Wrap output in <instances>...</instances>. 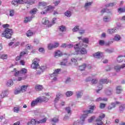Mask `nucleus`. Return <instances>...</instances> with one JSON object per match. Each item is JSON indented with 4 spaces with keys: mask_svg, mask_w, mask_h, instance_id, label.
<instances>
[{
    "mask_svg": "<svg viewBox=\"0 0 125 125\" xmlns=\"http://www.w3.org/2000/svg\"><path fill=\"white\" fill-rule=\"evenodd\" d=\"M87 45L86 44L83 45V43L79 42L78 44H76L74 45V48L75 50V53L74 54L78 55L80 53V52L81 53V54H86L87 53V51H86V49L84 47H86Z\"/></svg>",
    "mask_w": 125,
    "mask_h": 125,
    "instance_id": "1",
    "label": "nucleus"
},
{
    "mask_svg": "<svg viewBox=\"0 0 125 125\" xmlns=\"http://www.w3.org/2000/svg\"><path fill=\"white\" fill-rule=\"evenodd\" d=\"M13 35V31L10 28H6L3 33L1 34L2 38H6V39H11Z\"/></svg>",
    "mask_w": 125,
    "mask_h": 125,
    "instance_id": "2",
    "label": "nucleus"
},
{
    "mask_svg": "<svg viewBox=\"0 0 125 125\" xmlns=\"http://www.w3.org/2000/svg\"><path fill=\"white\" fill-rule=\"evenodd\" d=\"M13 72H14L15 76L16 77L17 76H21L23 74L25 75V74H26L27 71L26 68H22L21 71H17L16 69L14 68Z\"/></svg>",
    "mask_w": 125,
    "mask_h": 125,
    "instance_id": "3",
    "label": "nucleus"
},
{
    "mask_svg": "<svg viewBox=\"0 0 125 125\" xmlns=\"http://www.w3.org/2000/svg\"><path fill=\"white\" fill-rule=\"evenodd\" d=\"M40 61V59L35 58L33 60V62L31 64V68L32 69H34L35 70H37L40 67V65L39 64V62Z\"/></svg>",
    "mask_w": 125,
    "mask_h": 125,
    "instance_id": "4",
    "label": "nucleus"
},
{
    "mask_svg": "<svg viewBox=\"0 0 125 125\" xmlns=\"http://www.w3.org/2000/svg\"><path fill=\"white\" fill-rule=\"evenodd\" d=\"M54 8V7L51 6V5H49L48 6L44 7L43 8L44 11L41 12V14H46L47 13L48 11H49L50 10H51V9H53Z\"/></svg>",
    "mask_w": 125,
    "mask_h": 125,
    "instance_id": "5",
    "label": "nucleus"
},
{
    "mask_svg": "<svg viewBox=\"0 0 125 125\" xmlns=\"http://www.w3.org/2000/svg\"><path fill=\"white\" fill-rule=\"evenodd\" d=\"M96 107L95 105H90L88 106V109H89L88 110H86L85 111V114H92L93 113V111L94 110V109H95Z\"/></svg>",
    "mask_w": 125,
    "mask_h": 125,
    "instance_id": "6",
    "label": "nucleus"
},
{
    "mask_svg": "<svg viewBox=\"0 0 125 125\" xmlns=\"http://www.w3.org/2000/svg\"><path fill=\"white\" fill-rule=\"evenodd\" d=\"M105 118V114H103L99 117L98 119L96 120V122H97L98 125H103V122H102V120Z\"/></svg>",
    "mask_w": 125,
    "mask_h": 125,
    "instance_id": "7",
    "label": "nucleus"
},
{
    "mask_svg": "<svg viewBox=\"0 0 125 125\" xmlns=\"http://www.w3.org/2000/svg\"><path fill=\"white\" fill-rule=\"evenodd\" d=\"M37 75H41L42 73H43V71L46 69V66H41V67H39L38 68H37Z\"/></svg>",
    "mask_w": 125,
    "mask_h": 125,
    "instance_id": "8",
    "label": "nucleus"
},
{
    "mask_svg": "<svg viewBox=\"0 0 125 125\" xmlns=\"http://www.w3.org/2000/svg\"><path fill=\"white\" fill-rule=\"evenodd\" d=\"M39 103H40V100H39V98H37L36 99L31 102L30 106L31 107H35V106H37Z\"/></svg>",
    "mask_w": 125,
    "mask_h": 125,
    "instance_id": "9",
    "label": "nucleus"
},
{
    "mask_svg": "<svg viewBox=\"0 0 125 125\" xmlns=\"http://www.w3.org/2000/svg\"><path fill=\"white\" fill-rule=\"evenodd\" d=\"M59 46V43H55V44L50 43L48 44V49L51 50L52 48H56Z\"/></svg>",
    "mask_w": 125,
    "mask_h": 125,
    "instance_id": "10",
    "label": "nucleus"
},
{
    "mask_svg": "<svg viewBox=\"0 0 125 125\" xmlns=\"http://www.w3.org/2000/svg\"><path fill=\"white\" fill-rule=\"evenodd\" d=\"M94 58H97L98 59H100V58H103L104 56L100 52H98L94 54Z\"/></svg>",
    "mask_w": 125,
    "mask_h": 125,
    "instance_id": "11",
    "label": "nucleus"
},
{
    "mask_svg": "<svg viewBox=\"0 0 125 125\" xmlns=\"http://www.w3.org/2000/svg\"><path fill=\"white\" fill-rule=\"evenodd\" d=\"M49 23V21L46 19V18H44L42 20V23L43 25H48V27H51L52 25H49L48 23Z\"/></svg>",
    "mask_w": 125,
    "mask_h": 125,
    "instance_id": "12",
    "label": "nucleus"
},
{
    "mask_svg": "<svg viewBox=\"0 0 125 125\" xmlns=\"http://www.w3.org/2000/svg\"><path fill=\"white\" fill-rule=\"evenodd\" d=\"M59 72H61V69H56L54 72L51 74V78H53L54 76H58V74H59Z\"/></svg>",
    "mask_w": 125,
    "mask_h": 125,
    "instance_id": "13",
    "label": "nucleus"
},
{
    "mask_svg": "<svg viewBox=\"0 0 125 125\" xmlns=\"http://www.w3.org/2000/svg\"><path fill=\"white\" fill-rule=\"evenodd\" d=\"M112 83V81H111V80H108L107 79H101V80H100L99 84L102 85V84L104 83Z\"/></svg>",
    "mask_w": 125,
    "mask_h": 125,
    "instance_id": "14",
    "label": "nucleus"
},
{
    "mask_svg": "<svg viewBox=\"0 0 125 125\" xmlns=\"http://www.w3.org/2000/svg\"><path fill=\"white\" fill-rule=\"evenodd\" d=\"M38 121L36 119H32L27 123V125H36Z\"/></svg>",
    "mask_w": 125,
    "mask_h": 125,
    "instance_id": "15",
    "label": "nucleus"
},
{
    "mask_svg": "<svg viewBox=\"0 0 125 125\" xmlns=\"http://www.w3.org/2000/svg\"><path fill=\"white\" fill-rule=\"evenodd\" d=\"M68 58H65L62 60V61L60 62V65L62 66H68Z\"/></svg>",
    "mask_w": 125,
    "mask_h": 125,
    "instance_id": "16",
    "label": "nucleus"
},
{
    "mask_svg": "<svg viewBox=\"0 0 125 125\" xmlns=\"http://www.w3.org/2000/svg\"><path fill=\"white\" fill-rule=\"evenodd\" d=\"M38 99L40 103H42V102H47L48 101V99L44 97H38Z\"/></svg>",
    "mask_w": 125,
    "mask_h": 125,
    "instance_id": "17",
    "label": "nucleus"
},
{
    "mask_svg": "<svg viewBox=\"0 0 125 125\" xmlns=\"http://www.w3.org/2000/svg\"><path fill=\"white\" fill-rule=\"evenodd\" d=\"M77 98H82V96L83 95V91H78L76 92Z\"/></svg>",
    "mask_w": 125,
    "mask_h": 125,
    "instance_id": "18",
    "label": "nucleus"
},
{
    "mask_svg": "<svg viewBox=\"0 0 125 125\" xmlns=\"http://www.w3.org/2000/svg\"><path fill=\"white\" fill-rule=\"evenodd\" d=\"M116 104H119V102H116V103H112L111 105L108 106V110H112L113 108H115V107H116Z\"/></svg>",
    "mask_w": 125,
    "mask_h": 125,
    "instance_id": "19",
    "label": "nucleus"
},
{
    "mask_svg": "<svg viewBox=\"0 0 125 125\" xmlns=\"http://www.w3.org/2000/svg\"><path fill=\"white\" fill-rule=\"evenodd\" d=\"M116 32H117V29L116 28L107 30L108 34H110V35H112V34H114V33H116Z\"/></svg>",
    "mask_w": 125,
    "mask_h": 125,
    "instance_id": "20",
    "label": "nucleus"
},
{
    "mask_svg": "<svg viewBox=\"0 0 125 125\" xmlns=\"http://www.w3.org/2000/svg\"><path fill=\"white\" fill-rule=\"evenodd\" d=\"M123 91V88L122 86L119 85L116 87V93L120 94Z\"/></svg>",
    "mask_w": 125,
    "mask_h": 125,
    "instance_id": "21",
    "label": "nucleus"
},
{
    "mask_svg": "<svg viewBox=\"0 0 125 125\" xmlns=\"http://www.w3.org/2000/svg\"><path fill=\"white\" fill-rule=\"evenodd\" d=\"M85 68H86V64L85 63H83L79 67L80 71H84L85 70Z\"/></svg>",
    "mask_w": 125,
    "mask_h": 125,
    "instance_id": "22",
    "label": "nucleus"
},
{
    "mask_svg": "<svg viewBox=\"0 0 125 125\" xmlns=\"http://www.w3.org/2000/svg\"><path fill=\"white\" fill-rule=\"evenodd\" d=\"M92 2H88V1H87V2H86L84 4V7L86 9H87V8H88V7H89V6H91V5H92Z\"/></svg>",
    "mask_w": 125,
    "mask_h": 125,
    "instance_id": "23",
    "label": "nucleus"
},
{
    "mask_svg": "<svg viewBox=\"0 0 125 125\" xmlns=\"http://www.w3.org/2000/svg\"><path fill=\"white\" fill-rule=\"evenodd\" d=\"M123 57H124V56H118L116 59L117 62L118 63H122V62H123L124 61Z\"/></svg>",
    "mask_w": 125,
    "mask_h": 125,
    "instance_id": "24",
    "label": "nucleus"
},
{
    "mask_svg": "<svg viewBox=\"0 0 125 125\" xmlns=\"http://www.w3.org/2000/svg\"><path fill=\"white\" fill-rule=\"evenodd\" d=\"M62 55H63L62 52H61L59 50L56 51L55 54V57H57V56L58 57H61V56H62Z\"/></svg>",
    "mask_w": 125,
    "mask_h": 125,
    "instance_id": "25",
    "label": "nucleus"
},
{
    "mask_svg": "<svg viewBox=\"0 0 125 125\" xmlns=\"http://www.w3.org/2000/svg\"><path fill=\"white\" fill-rule=\"evenodd\" d=\"M43 88L42 87V85L36 84L35 85V90L37 91H40L42 90Z\"/></svg>",
    "mask_w": 125,
    "mask_h": 125,
    "instance_id": "26",
    "label": "nucleus"
},
{
    "mask_svg": "<svg viewBox=\"0 0 125 125\" xmlns=\"http://www.w3.org/2000/svg\"><path fill=\"white\" fill-rule=\"evenodd\" d=\"M59 30L60 32L63 33V32H66V27L64 25H61L59 27Z\"/></svg>",
    "mask_w": 125,
    "mask_h": 125,
    "instance_id": "27",
    "label": "nucleus"
},
{
    "mask_svg": "<svg viewBox=\"0 0 125 125\" xmlns=\"http://www.w3.org/2000/svg\"><path fill=\"white\" fill-rule=\"evenodd\" d=\"M122 40V38L121 37V36L119 35H116L114 36V40L115 41V42H120Z\"/></svg>",
    "mask_w": 125,
    "mask_h": 125,
    "instance_id": "28",
    "label": "nucleus"
},
{
    "mask_svg": "<svg viewBox=\"0 0 125 125\" xmlns=\"http://www.w3.org/2000/svg\"><path fill=\"white\" fill-rule=\"evenodd\" d=\"M116 2H111L105 5V7H113V6H115L116 5Z\"/></svg>",
    "mask_w": 125,
    "mask_h": 125,
    "instance_id": "29",
    "label": "nucleus"
},
{
    "mask_svg": "<svg viewBox=\"0 0 125 125\" xmlns=\"http://www.w3.org/2000/svg\"><path fill=\"white\" fill-rule=\"evenodd\" d=\"M46 123V118H44L39 121H37V125H40V124H45Z\"/></svg>",
    "mask_w": 125,
    "mask_h": 125,
    "instance_id": "30",
    "label": "nucleus"
},
{
    "mask_svg": "<svg viewBox=\"0 0 125 125\" xmlns=\"http://www.w3.org/2000/svg\"><path fill=\"white\" fill-rule=\"evenodd\" d=\"M65 112L68 114L69 116H71L72 114V111L71 110V107H67L65 108Z\"/></svg>",
    "mask_w": 125,
    "mask_h": 125,
    "instance_id": "31",
    "label": "nucleus"
},
{
    "mask_svg": "<svg viewBox=\"0 0 125 125\" xmlns=\"http://www.w3.org/2000/svg\"><path fill=\"white\" fill-rule=\"evenodd\" d=\"M7 95V91H3L2 93L0 94V98H4Z\"/></svg>",
    "mask_w": 125,
    "mask_h": 125,
    "instance_id": "32",
    "label": "nucleus"
},
{
    "mask_svg": "<svg viewBox=\"0 0 125 125\" xmlns=\"http://www.w3.org/2000/svg\"><path fill=\"white\" fill-rule=\"evenodd\" d=\"M113 93V89H108L105 92L106 95H112Z\"/></svg>",
    "mask_w": 125,
    "mask_h": 125,
    "instance_id": "33",
    "label": "nucleus"
},
{
    "mask_svg": "<svg viewBox=\"0 0 125 125\" xmlns=\"http://www.w3.org/2000/svg\"><path fill=\"white\" fill-rule=\"evenodd\" d=\"M33 35H34V32L31 30H28L26 33V36L28 37H31Z\"/></svg>",
    "mask_w": 125,
    "mask_h": 125,
    "instance_id": "34",
    "label": "nucleus"
},
{
    "mask_svg": "<svg viewBox=\"0 0 125 125\" xmlns=\"http://www.w3.org/2000/svg\"><path fill=\"white\" fill-rule=\"evenodd\" d=\"M121 65H116L114 66V69L117 72H119L121 71Z\"/></svg>",
    "mask_w": 125,
    "mask_h": 125,
    "instance_id": "35",
    "label": "nucleus"
},
{
    "mask_svg": "<svg viewBox=\"0 0 125 125\" xmlns=\"http://www.w3.org/2000/svg\"><path fill=\"white\" fill-rule=\"evenodd\" d=\"M6 84L7 86L10 87V86H12V85H13V81L12 80H10L8 81Z\"/></svg>",
    "mask_w": 125,
    "mask_h": 125,
    "instance_id": "36",
    "label": "nucleus"
},
{
    "mask_svg": "<svg viewBox=\"0 0 125 125\" xmlns=\"http://www.w3.org/2000/svg\"><path fill=\"white\" fill-rule=\"evenodd\" d=\"M118 12L119 13H124L125 12V6L123 8H119L118 9Z\"/></svg>",
    "mask_w": 125,
    "mask_h": 125,
    "instance_id": "37",
    "label": "nucleus"
},
{
    "mask_svg": "<svg viewBox=\"0 0 125 125\" xmlns=\"http://www.w3.org/2000/svg\"><path fill=\"white\" fill-rule=\"evenodd\" d=\"M59 121V119H58V117H54L53 118H52L51 119V122H52V123H58V122Z\"/></svg>",
    "mask_w": 125,
    "mask_h": 125,
    "instance_id": "38",
    "label": "nucleus"
},
{
    "mask_svg": "<svg viewBox=\"0 0 125 125\" xmlns=\"http://www.w3.org/2000/svg\"><path fill=\"white\" fill-rule=\"evenodd\" d=\"M64 15L67 17H71V16L72 15V13L71 12V11L67 10L64 13Z\"/></svg>",
    "mask_w": 125,
    "mask_h": 125,
    "instance_id": "39",
    "label": "nucleus"
},
{
    "mask_svg": "<svg viewBox=\"0 0 125 125\" xmlns=\"http://www.w3.org/2000/svg\"><path fill=\"white\" fill-rule=\"evenodd\" d=\"M37 11H38V9L37 8H34L30 11V13L32 15H34L36 14V13H37Z\"/></svg>",
    "mask_w": 125,
    "mask_h": 125,
    "instance_id": "40",
    "label": "nucleus"
},
{
    "mask_svg": "<svg viewBox=\"0 0 125 125\" xmlns=\"http://www.w3.org/2000/svg\"><path fill=\"white\" fill-rule=\"evenodd\" d=\"M32 18H33V17H26L24 21V23H28V22H30V21H32Z\"/></svg>",
    "mask_w": 125,
    "mask_h": 125,
    "instance_id": "41",
    "label": "nucleus"
},
{
    "mask_svg": "<svg viewBox=\"0 0 125 125\" xmlns=\"http://www.w3.org/2000/svg\"><path fill=\"white\" fill-rule=\"evenodd\" d=\"M27 85H22L21 86V90H22V92H25V91L27 90Z\"/></svg>",
    "mask_w": 125,
    "mask_h": 125,
    "instance_id": "42",
    "label": "nucleus"
},
{
    "mask_svg": "<svg viewBox=\"0 0 125 125\" xmlns=\"http://www.w3.org/2000/svg\"><path fill=\"white\" fill-rule=\"evenodd\" d=\"M103 20L105 22H110V18L107 16L104 17Z\"/></svg>",
    "mask_w": 125,
    "mask_h": 125,
    "instance_id": "43",
    "label": "nucleus"
},
{
    "mask_svg": "<svg viewBox=\"0 0 125 125\" xmlns=\"http://www.w3.org/2000/svg\"><path fill=\"white\" fill-rule=\"evenodd\" d=\"M88 38H83V39H82V42H82V44L83 45V42H84L85 43H88Z\"/></svg>",
    "mask_w": 125,
    "mask_h": 125,
    "instance_id": "44",
    "label": "nucleus"
},
{
    "mask_svg": "<svg viewBox=\"0 0 125 125\" xmlns=\"http://www.w3.org/2000/svg\"><path fill=\"white\" fill-rule=\"evenodd\" d=\"M125 109V105L121 104L119 107V110L120 112H123Z\"/></svg>",
    "mask_w": 125,
    "mask_h": 125,
    "instance_id": "45",
    "label": "nucleus"
},
{
    "mask_svg": "<svg viewBox=\"0 0 125 125\" xmlns=\"http://www.w3.org/2000/svg\"><path fill=\"white\" fill-rule=\"evenodd\" d=\"M65 94H66V96H67V97H69L72 96V95H73V92L70 91H68L66 92Z\"/></svg>",
    "mask_w": 125,
    "mask_h": 125,
    "instance_id": "46",
    "label": "nucleus"
},
{
    "mask_svg": "<svg viewBox=\"0 0 125 125\" xmlns=\"http://www.w3.org/2000/svg\"><path fill=\"white\" fill-rule=\"evenodd\" d=\"M80 29V26H76L74 27V28L72 29V32H78L79 30Z\"/></svg>",
    "mask_w": 125,
    "mask_h": 125,
    "instance_id": "47",
    "label": "nucleus"
},
{
    "mask_svg": "<svg viewBox=\"0 0 125 125\" xmlns=\"http://www.w3.org/2000/svg\"><path fill=\"white\" fill-rule=\"evenodd\" d=\"M86 117H87V114L83 115L80 117V120H81V121H83L84 122V120L85 119V118H86Z\"/></svg>",
    "mask_w": 125,
    "mask_h": 125,
    "instance_id": "48",
    "label": "nucleus"
},
{
    "mask_svg": "<svg viewBox=\"0 0 125 125\" xmlns=\"http://www.w3.org/2000/svg\"><path fill=\"white\" fill-rule=\"evenodd\" d=\"M105 51L107 53H113V52H114V49H106L105 50Z\"/></svg>",
    "mask_w": 125,
    "mask_h": 125,
    "instance_id": "49",
    "label": "nucleus"
},
{
    "mask_svg": "<svg viewBox=\"0 0 125 125\" xmlns=\"http://www.w3.org/2000/svg\"><path fill=\"white\" fill-rule=\"evenodd\" d=\"M47 5L46 2H40L39 5L40 6H46Z\"/></svg>",
    "mask_w": 125,
    "mask_h": 125,
    "instance_id": "50",
    "label": "nucleus"
},
{
    "mask_svg": "<svg viewBox=\"0 0 125 125\" xmlns=\"http://www.w3.org/2000/svg\"><path fill=\"white\" fill-rule=\"evenodd\" d=\"M23 92H22V90H21V89H20V90H16L15 91V94H19V93H22Z\"/></svg>",
    "mask_w": 125,
    "mask_h": 125,
    "instance_id": "51",
    "label": "nucleus"
},
{
    "mask_svg": "<svg viewBox=\"0 0 125 125\" xmlns=\"http://www.w3.org/2000/svg\"><path fill=\"white\" fill-rule=\"evenodd\" d=\"M95 119V117L92 116L90 117L89 119H88V123H92V121Z\"/></svg>",
    "mask_w": 125,
    "mask_h": 125,
    "instance_id": "52",
    "label": "nucleus"
},
{
    "mask_svg": "<svg viewBox=\"0 0 125 125\" xmlns=\"http://www.w3.org/2000/svg\"><path fill=\"white\" fill-rule=\"evenodd\" d=\"M98 87H99V89L96 90L97 93H99V91H100V90H101V89H102L103 88V86L102 85L100 84V85L98 86Z\"/></svg>",
    "mask_w": 125,
    "mask_h": 125,
    "instance_id": "53",
    "label": "nucleus"
},
{
    "mask_svg": "<svg viewBox=\"0 0 125 125\" xmlns=\"http://www.w3.org/2000/svg\"><path fill=\"white\" fill-rule=\"evenodd\" d=\"M91 83L93 84H96V83H98V81H97V79H94L91 81Z\"/></svg>",
    "mask_w": 125,
    "mask_h": 125,
    "instance_id": "54",
    "label": "nucleus"
},
{
    "mask_svg": "<svg viewBox=\"0 0 125 125\" xmlns=\"http://www.w3.org/2000/svg\"><path fill=\"white\" fill-rule=\"evenodd\" d=\"M104 107H106V104L101 103L100 104V108L101 109H104Z\"/></svg>",
    "mask_w": 125,
    "mask_h": 125,
    "instance_id": "55",
    "label": "nucleus"
},
{
    "mask_svg": "<svg viewBox=\"0 0 125 125\" xmlns=\"http://www.w3.org/2000/svg\"><path fill=\"white\" fill-rule=\"evenodd\" d=\"M1 59H7V55L5 54L2 55L0 57Z\"/></svg>",
    "mask_w": 125,
    "mask_h": 125,
    "instance_id": "56",
    "label": "nucleus"
},
{
    "mask_svg": "<svg viewBox=\"0 0 125 125\" xmlns=\"http://www.w3.org/2000/svg\"><path fill=\"white\" fill-rule=\"evenodd\" d=\"M33 48V47L32 45L28 44L27 45H26V49H32Z\"/></svg>",
    "mask_w": 125,
    "mask_h": 125,
    "instance_id": "57",
    "label": "nucleus"
},
{
    "mask_svg": "<svg viewBox=\"0 0 125 125\" xmlns=\"http://www.w3.org/2000/svg\"><path fill=\"white\" fill-rule=\"evenodd\" d=\"M104 43H105V42L104 40H100L99 41V44L100 45H104Z\"/></svg>",
    "mask_w": 125,
    "mask_h": 125,
    "instance_id": "58",
    "label": "nucleus"
},
{
    "mask_svg": "<svg viewBox=\"0 0 125 125\" xmlns=\"http://www.w3.org/2000/svg\"><path fill=\"white\" fill-rule=\"evenodd\" d=\"M71 82V78H67L66 80L65 83H70Z\"/></svg>",
    "mask_w": 125,
    "mask_h": 125,
    "instance_id": "59",
    "label": "nucleus"
},
{
    "mask_svg": "<svg viewBox=\"0 0 125 125\" xmlns=\"http://www.w3.org/2000/svg\"><path fill=\"white\" fill-rule=\"evenodd\" d=\"M63 96V94L61 93H58L56 97H57L58 98H59L60 99H61V97Z\"/></svg>",
    "mask_w": 125,
    "mask_h": 125,
    "instance_id": "60",
    "label": "nucleus"
},
{
    "mask_svg": "<svg viewBox=\"0 0 125 125\" xmlns=\"http://www.w3.org/2000/svg\"><path fill=\"white\" fill-rule=\"evenodd\" d=\"M79 125H84V121H83V120H79Z\"/></svg>",
    "mask_w": 125,
    "mask_h": 125,
    "instance_id": "61",
    "label": "nucleus"
},
{
    "mask_svg": "<svg viewBox=\"0 0 125 125\" xmlns=\"http://www.w3.org/2000/svg\"><path fill=\"white\" fill-rule=\"evenodd\" d=\"M85 32V30H84V29H80L79 30V34H84Z\"/></svg>",
    "mask_w": 125,
    "mask_h": 125,
    "instance_id": "62",
    "label": "nucleus"
},
{
    "mask_svg": "<svg viewBox=\"0 0 125 125\" xmlns=\"http://www.w3.org/2000/svg\"><path fill=\"white\" fill-rule=\"evenodd\" d=\"M14 111L16 113H18V111H19V107H14Z\"/></svg>",
    "mask_w": 125,
    "mask_h": 125,
    "instance_id": "63",
    "label": "nucleus"
},
{
    "mask_svg": "<svg viewBox=\"0 0 125 125\" xmlns=\"http://www.w3.org/2000/svg\"><path fill=\"white\" fill-rule=\"evenodd\" d=\"M14 15V11L11 10L10 11V16H13Z\"/></svg>",
    "mask_w": 125,
    "mask_h": 125,
    "instance_id": "64",
    "label": "nucleus"
}]
</instances>
